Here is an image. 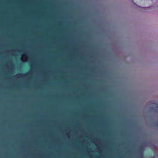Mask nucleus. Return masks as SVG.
Segmentation results:
<instances>
[{"label":"nucleus","mask_w":158,"mask_h":158,"mask_svg":"<svg viewBox=\"0 0 158 158\" xmlns=\"http://www.w3.org/2000/svg\"><path fill=\"white\" fill-rule=\"evenodd\" d=\"M139 153H140V155L143 156V152L142 151H141V150H139Z\"/></svg>","instance_id":"nucleus-2"},{"label":"nucleus","mask_w":158,"mask_h":158,"mask_svg":"<svg viewBox=\"0 0 158 158\" xmlns=\"http://www.w3.org/2000/svg\"><path fill=\"white\" fill-rule=\"evenodd\" d=\"M132 2H133V0H132Z\"/></svg>","instance_id":"nucleus-5"},{"label":"nucleus","mask_w":158,"mask_h":158,"mask_svg":"<svg viewBox=\"0 0 158 158\" xmlns=\"http://www.w3.org/2000/svg\"><path fill=\"white\" fill-rule=\"evenodd\" d=\"M155 125L156 127H158V122L155 123Z\"/></svg>","instance_id":"nucleus-4"},{"label":"nucleus","mask_w":158,"mask_h":158,"mask_svg":"<svg viewBox=\"0 0 158 158\" xmlns=\"http://www.w3.org/2000/svg\"><path fill=\"white\" fill-rule=\"evenodd\" d=\"M151 105L152 107H151V110H154L158 112V104H157L153 103L151 104Z\"/></svg>","instance_id":"nucleus-1"},{"label":"nucleus","mask_w":158,"mask_h":158,"mask_svg":"<svg viewBox=\"0 0 158 158\" xmlns=\"http://www.w3.org/2000/svg\"><path fill=\"white\" fill-rule=\"evenodd\" d=\"M22 75V76H23V77H25L26 76H27V75H28V74L27 73H25V74H21Z\"/></svg>","instance_id":"nucleus-3"}]
</instances>
